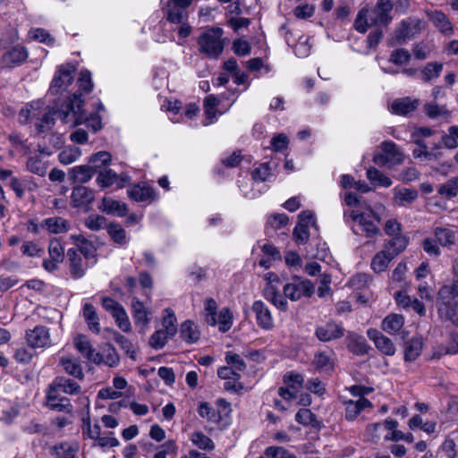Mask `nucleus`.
<instances>
[{
	"mask_svg": "<svg viewBox=\"0 0 458 458\" xmlns=\"http://www.w3.org/2000/svg\"><path fill=\"white\" fill-rule=\"evenodd\" d=\"M190 439L199 449L210 451L215 448L213 440L200 431L191 433Z\"/></svg>",
	"mask_w": 458,
	"mask_h": 458,
	"instance_id": "nucleus-51",
	"label": "nucleus"
},
{
	"mask_svg": "<svg viewBox=\"0 0 458 458\" xmlns=\"http://www.w3.org/2000/svg\"><path fill=\"white\" fill-rule=\"evenodd\" d=\"M392 192L394 203L399 207H407L418 198V191L413 189L395 187Z\"/></svg>",
	"mask_w": 458,
	"mask_h": 458,
	"instance_id": "nucleus-26",
	"label": "nucleus"
},
{
	"mask_svg": "<svg viewBox=\"0 0 458 458\" xmlns=\"http://www.w3.org/2000/svg\"><path fill=\"white\" fill-rule=\"evenodd\" d=\"M131 176L127 173L118 174L112 169H106L98 174L96 182L100 188L115 186L116 189H123L130 182Z\"/></svg>",
	"mask_w": 458,
	"mask_h": 458,
	"instance_id": "nucleus-10",
	"label": "nucleus"
},
{
	"mask_svg": "<svg viewBox=\"0 0 458 458\" xmlns=\"http://www.w3.org/2000/svg\"><path fill=\"white\" fill-rule=\"evenodd\" d=\"M303 377L301 374L289 372L284 375V382L287 387L279 388V395L285 400L295 399L303 384Z\"/></svg>",
	"mask_w": 458,
	"mask_h": 458,
	"instance_id": "nucleus-16",
	"label": "nucleus"
},
{
	"mask_svg": "<svg viewBox=\"0 0 458 458\" xmlns=\"http://www.w3.org/2000/svg\"><path fill=\"white\" fill-rule=\"evenodd\" d=\"M424 110L426 114L431 119L442 117L447 120L451 116V112L445 106H439L435 102L426 103L424 105Z\"/></svg>",
	"mask_w": 458,
	"mask_h": 458,
	"instance_id": "nucleus-42",
	"label": "nucleus"
},
{
	"mask_svg": "<svg viewBox=\"0 0 458 458\" xmlns=\"http://www.w3.org/2000/svg\"><path fill=\"white\" fill-rule=\"evenodd\" d=\"M29 57L26 47L16 45L8 49L2 56L1 64L4 68H14L21 65Z\"/></svg>",
	"mask_w": 458,
	"mask_h": 458,
	"instance_id": "nucleus-12",
	"label": "nucleus"
},
{
	"mask_svg": "<svg viewBox=\"0 0 458 458\" xmlns=\"http://www.w3.org/2000/svg\"><path fill=\"white\" fill-rule=\"evenodd\" d=\"M81 156V150L76 146H68L64 148L58 155L59 161L63 165H70L77 161Z\"/></svg>",
	"mask_w": 458,
	"mask_h": 458,
	"instance_id": "nucleus-47",
	"label": "nucleus"
},
{
	"mask_svg": "<svg viewBox=\"0 0 458 458\" xmlns=\"http://www.w3.org/2000/svg\"><path fill=\"white\" fill-rule=\"evenodd\" d=\"M107 231L111 238L117 243H125L126 233L124 229L118 224H110Z\"/></svg>",
	"mask_w": 458,
	"mask_h": 458,
	"instance_id": "nucleus-62",
	"label": "nucleus"
},
{
	"mask_svg": "<svg viewBox=\"0 0 458 458\" xmlns=\"http://www.w3.org/2000/svg\"><path fill=\"white\" fill-rule=\"evenodd\" d=\"M428 16L433 24L445 35L454 33L453 26L447 16L441 11L428 12Z\"/></svg>",
	"mask_w": 458,
	"mask_h": 458,
	"instance_id": "nucleus-33",
	"label": "nucleus"
},
{
	"mask_svg": "<svg viewBox=\"0 0 458 458\" xmlns=\"http://www.w3.org/2000/svg\"><path fill=\"white\" fill-rule=\"evenodd\" d=\"M28 36L30 39L46 44L48 47L55 45V38L45 29L32 28L29 30Z\"/></svg>",
	"mask_w": 458,
	"mask_h": 458,
	"instance_id": "nucleus-45",
	"label": "nucleus"
},
{
	"mask_svg": "<svg viewBox=\"0 0 458 458\" xmlns=\"http://www.w3.org/2000/svg\"><path fill=\"white\" fill-rule=\"evenodd\" d=\"M383 425L380 422L369 424L366 427L365 437L371 442H377L381 437Z\"/></svg>",
	"mask_w": 458,
	"mask_h": 458,
	"instance_id": "nucleus-63",
	"label": "nucleus"
},
{
	"mask_svg": "<svg viewBox=\"0 0 458 458\" xmlns=\"http://www.w3.org/2000/svg\"><path fill=\"white\" fill-rule=\"evenodd\" d=\"M284 293L293 301L302 296L310 297L313 293V284L310 280L296 279L284 286Z\"/></svg>",
	"mask_w": 458,
	"mask_h": 458,
	"instance_id": "nucleus-11",
	"label": "nucleus"
},
{
	"mask_svg": "<svg viewBox=\"0 0 458 458\" xmlns=\"http://www.w3.org/2000/svg\"><path fill=\"white\" fill-rule=\"evenodd\" d=\"M381 152L373 156V162L379 166H394L400 165L404 160V156L393 141H384L380 145Z\"/></svg>",
	"mask_w": 458,
	"mask_h": 458,
	"instance_id": "nucleus-6",
	"label": "nucleus"
},
{
	"mask_svg": "<svg viewBox=\"0 0 458 458\" xmlns=\"http://www.w3.org/2000/svg\"><path fill=\"white\" fill-rule=\"evenodd\" d=\"M267 458H295L288 450L281 446H270L266 449Z\"/></svg>",
	"mask_w": 458,
	"mask_h": 458,
	"instance_id": "nucleus-64",
	"label": "nucleus"
},
{
	"mask_svg": "<svg viewBox=\"0 0 458 458\" xmlns=\"http://www.w3.org/2000/svg\"><path fill=\"white\" fill-rule=\"evenodd\" d=\"M368 337L373 341L376 347L384 354L392 356L395 352V347L392 340L384 335L380 331L369 328L367 331Z\"/></svg>",
	"mask_w": 458,
	"mask_h": 458,
	"instance_id": "nucleus-19",
	"label": "nucleus"
},
{
	"mask_svg": "<svg viewBox=\"0 0 458 458\" xmlns=\"http://www.w3.org/2000/svg\"><path fill=\"white\" fill-rule=\"evenodd\" d=\"M26 342L31 348H46L51 345L48 328L43 326H37L33 329L26 331Z\"/></svg>",
	"mask_w": 458,
	"mask_h": 458,
	"instance_id": "nucleus-14",
	"label": "nucleus"
},
{
	"mask_svg": "<svg viewBox=\"0 0 458 458\" xmlns=\"http://www.w3.org/2000/svg\"><path fill=\"white\" fill-rule=\"evenodd\" d=\"M74 345L75 348L87 359L89 360H93L94 354H96V351L92 348L89 341L84 335H78L74 338Z\"/></svg>",
	"mask_w": 458,
	"mask_h": 458,
	"instance_id": "nucleus-48",
	"label": "nucleus"
},
{
	"mask_svg": "<svg viewBox=\"0 0 458 458\" xmlns=\"http://www.w3.org/2000/svg\"><path fill=\"white\" fill-rule=\"evenodd\" d=\"M76 67L71 64L58 66L50 86V92L54 95L62 94L72 83Z\"/></svg>",
	"mask_w": 458,
	"mask_h": 458,
	"instance_id": "nucleus-7",
	"label": "nucleus"
},
{
	"mask_svg": "<svg viewBox=\"0 0 458 458\" xmlns=\"http://www.w3.org/2000/svg\"><path fill=\"white\" fill-rule=\"evenodd\" d=\"M192 0H161L166 19L173 23H182L187 18V8Z\"/></svg>",
	"mask_w": 458,
	"mask_h": 458,
	"instance_id": "nucleus-8",
	"label": "nucleus"
},
{
	"mask_svg": "<svg viewBox=\"0 0 458 458\" xmlns=\"http://www.w3.org/2000/svg\"><path fill=\"white\" fill-rule=\"evenodd\" d=\"M27 167L31 173L40 176H44L47 174L45 163L37 157H30L28 159Z\"/></svg>",
	"mask_w": 458,
	"mask_h": 458,
	"instance_id": "nucleus-60",
	"label": "nucleus"
},
{
	"mask_svg": "<svg viewBox=\"0 0 458 458\" xmlns=\"http://www.w3.org/2000/svg\"><path fill=\"white\" fill-rule=\"evenodd\" d=\"M180 335L182 339L187 344H195L200 338L199 327L191 320H186L181 325Z\"/></svg>",
	"mask_w": 458,
	"mask_h": 458,
	"instance_id": "nucleus-36",
	"label": "nucleus"
},
{
	"mask_svg": "<svg viewBox=\"0 0 458 458\" xmlns=\"http://www.w3.org/2000/svg\"><path fill=\"white\" fill-rule=\"evenodd\" d=\"M129 199L135 202L149 204L157 199L155 189L146 182L133 184L127 190Z\"/></svg>",
	"mask_w": 458,
	"mask_h": 458,
	"instance_id": "nucleus-13",
	"label": "nucleus"
},
{
	"mask_svg": "<svg viewBox=\"0 0 458 458\" xmlns=\"http://www.w3.org/2000/svg\"><path fill=\"white\" fill-rule=\"evenodd\" d=\"M95 195L92 190L85 186H76L72 189L71 199L74 208L85 207L94 200Z\"/></svg>",
	"mask_w": 458,
	"mask_h": 458,
	"instance_id": "nucleus-22",
	"label": "nucleus"
},
{
	"mask_svg": "<svg viewBox=\"0 0 458 458\" xmlns=\"http://www.w3.org/2000/svg\"><path fill=\"white\" fill-rule=\"evenodd\" d=\"M366 176L375 188H388L393 184V181L391 180V178H389L383 172L373 166H370L367 169Z\"/></svg>",
	"mask_w": 458,
	"mask_h": 458,
	"instance_id": "nucleus-37",
	"label": "nucleus"
},
{
	"mask_svg": "<svg viewBox=\"0 0 458 458\" xmlns=\"http://www.w3.org/2000/svg\"><path fill=\"white\" fill-rule=\"evenodd\" d=\"M408 245L407 237H394L385 244L384 250L377 252L371 259L370 267L375 273L385 272L389 263Z\"/></svg>",
	"mask_w": 458,
	"mask_h": 458,
	"instance_id": "nucleus-4",
	"label": "nucleus"
},
{
	"mask_svg": "<svg viewBox=\"0 0 458 458\" xmlns=\"http://www.w3.org/2000/svg\"><path fill=\"white\" fill-rule=\"evenodd\" d=\"M60 364L64 367V369L69 375L73 376L76 378H83L84 374L82 368L77 360L64 357L60 360Z\"/></svg>",
	"mask_w": 458,
	"mask_h": 458,
	"instance_id": "nucleus-43",
	"label": "nucleus"
},
{
	"mask_svg": "<svg viewBox=\"0 0 458 458\" xmlns=\"http://www.w3.org/2000/svg\"><path fill=\"white\" fill-rule=\"evenodd\" d=\"M420 101L416 98H403L394 100L391 105L393 114L405 115L413 112L419 106Z\"/></svg>",
	"mask_w": 458,
	"mask_h": 458,
	"instance_id": "nucleus-31",
	"label": "nucleus"
},
{
	"mask_svg": "<svg viewBox=\"0 0 458 458\" xmlns=\"http://www.w3.org/2000/svg\"><path fill=\"white\" fill-rule=\"evenodd\" d=\"M41 227L46 228L51 233H62L68 231V222L58 216L49 217L42 221Z\"/></svg>",
	"mask_w": 458,
	"mask_h": 458,
	"instance_id": "nucleus-39",
	"label": "nucleus"
},
{
	"mask_svg": "<svg viewBox=\"0 0 458 458\" xmlns=\"http://www.w3.org/2000/svg\"><path fill=\"white\" fill-rule=\"evenodd\" d=\"M112 156L107 151H99L89 157V165L94 168L96 172L98 169L106 167L111 164Z\"/></svg>",
	"mask_w": 458,
	"mask_h": 458,
	"instance_id": "nucleus-44",
	"label": "nucleus"
},
{
	"mask_svg": "<svg viewBox=\"0 0 458 458\" xmlns=\"http://www.w3.org/2000/svg\"><path fill=\"white\" fill-rule=\"evenodd\" d=\"M313 365L322 372H329L334 369L335 360L332 351H319L314 355Z\"/></svg>",
	"mask_w": 458,
	"mask_h": 458,
	"instance_id": "nucleus-30",
	"label": "nucleus"
},
{
	"mask_svg": "<svg viewBox=\"0 0 458 458\" xmlns=\"http://www.w3.org/2000/svg\"><path fill=\"white\" fill-rule=\"evenodd\" d=\"M103 308L114 318L117 327L124 333L131 331L129 317L123 307L110 297L102 298Z\"/></svg>",
	"mask_w": 458,
	"mask_h": 458,
	"instance_id": "nucleus-9",
	"label": "nucleus"
},
{
	"mask_svg": "<svg viewBox=\"0 0 458 458\" xmlns=\"http://www.w3.org/2000/svg\"><path fill=\"white\" fill-rule=\"evenodd\" d=\"M57 113L61 121L71 127L85 123L94 132L102 129V118L98 114L87 115L81 94L74 93L69 97Z\"/></svg>",
	"mask_w": 458,
	"mask_h": 458,
	"instance_id": "nucleus-1",
	"label": "nucleus"
},
{
	"mask_svg": "<svg viewBox=\"0 0 458 458\" xmlns=\"http://www.w3.org/2000/svg\"><path fill=\"white\" fill-rule=\"evenodd\" d=\"M92 361L96 364H105L109 367H114L118 365L120 358L112 345H106L101 352H97L96 354H94Z\"/></svg>",
	"mask_w": 458,
	"mask_h": 458,
	"instance_id": "nucleus-25",
	"label": "nucleus"
},
{
	"mask_svg": "<svg viewBox=\"0 0 458 458\" xmlns=\"http://www.w3.org/2000/svg\"><path fill=\"white\" fill-rule=\"evenodd\" d=\"M252 310L256 315L259 327L269 330L274 327V319L267 306L261 301H256L252 304Z\"/></svg>",
	"mask_w": 458,
	"mask_h": 458,
	"instance_id": "nucleus-21",
	"label": "nucleus"
},
{
	"mask_svg": "<svg viewBox=\"0 0 458 458\" xmlns=\"http://www.w3.org/2000/svg\"><path fill=\"white\" fill-rule=\"evenodd\" d=\"M72 239L78 246V251L90 265H94L97 262L96 251L97 249L94 244L84 238L83 235L78 234L73 235Z\"/></svg>",
	"mask_w": 458,
	"mask_h": 458,
	"instance_id": "nucleus-24",
	"label": "nucleus"
},
{
	"mask_svg": "<svg viewBox=\"0 0 458 458\" xmlns=\"http://www.w3.org/2000/svg\"><path fill=\"white\" fill-rule=\"evenodd\" d=\"M443 70V64L437 62L428 63L421 70V80L430 81L439 77Z\"/></svg>",
	"mask_w": 458,
	"mask_h": 458,
	"instance_id": "nucleus-49",
	"label": "nucleus"
},
{
	"mask_svg": "<svg viewBox=\"0 0 458 458\" xmlns=\"http://www.w3.org/2000/svg\"><path fill=\"white\" fill-rule=\"evenodd\" d=\"M437 310L442 319L448 320L458 327V302L447 304L443 301L438 305Z\"/></svg>",
	"mask_w": 458,
	"mask_h": 458,
	"instance_id": "nucleus-40",
	"label": "nucleus"
},
{
	"mask_svg": "<svg viewBox=\"0 0 458 458\" xmlns=\"http://www.w3.org/2000/svg\"><path fill=\"white\" fill-rule=\"evenodd\" d=\"M100 208L107 214L116 215L118 216H124L128 212L127 205L124 202L108 197L103 198Z\"/></svg>",
	"mask_w": 458,
	"mask_h": 458,
	"instance_id": "nucleus-34",
	"label": "nucleus"
},
{
	"mask_svg": "<svg viewBox=\"0 0 458 458\" xmlns=\"http://www.w3.org/2000/svg\"><path fill=\"white\" fill-rule=\"evenodd\" d=\"M218 99L215 95H209L205 98L204 110L207 123L204 125H208L216 119V106L218 105Z\"/></svg>",
	"mask_w": 458,
	"mask_h": 458,
	"instance_id": "nucleus-46",
	"label": "nucleus"
},
{
	"mask_svg": "<svg viewBox=\"0 0 458 458\" xmlns=\"http://www.w3.org/2000/svg\"><path fill=\"white\" fill-rule=\"evenodd\" d=\"M79 445L76 443L62 442L51 448L53 458H79Z\"/></svg>",
	"mask_w": 458,
	"mask_h": 458,
	"instance_id": "nucleus-28",
	"label": "nucleus"
},
{
	"mask_svg": "<svg viewBox=\"0 0 458 458\" xmlns=\"http://www.w3.org/2000/svg\"><path fill=\"white\" fill-rule=\"evenodd\" d=\"M437 242L442 246H451L455 242L454 232L448 228L437 227L434 230Z\"/></svg>",
	"mask_w": 458,
	"mask_h": 458,
	"instance_id": "nucleus-50",
	"label": "nucleus"
},
{
	"mask_svg": "<svg viewBox=\"0 0 458 458\" xmlns=\"http://www.w3.org/2000/svg\"><path fill=\"white\" fill-rule=\"evenodd\" d=\"M233 325V314L228 308H223L218 313H216V326L219 327V331L225 333Z\"/></svg>",
	"mask_w": 458,
	"mask_h": 458,
	"instance_id": "nucleus-53",
	"label": "nucleus"
},
{
	"mask_svg": "<svg viewBox=\"0 0 458 458\" xmlns=\"http://www.w3.org/2000/svg\"><path fill=\"white\" fill-rule=\"evenodd\" d=\"M49 389H55L57 393L75 394L81 392V386L72 379L65 377H57Z\"/></svg>",
	"mask_w": 458,
	"mask_h": 458,
	"instance_id": "nucleus-35",
	"label": "nucleus"
},
{
	"mask_svg": "<svg viewBox=\"0 0 458 458\" xmlns=\"http://www.w3.org/2000/svg\"><path fill=\"white\" fill-rule=\"evenodd\" d=\"M392 9L391 0H378L374 9L360 10L354 21L356 30L365 33L371 26L387 25L392 20Z\"/></svg>",
	"mask_w": 458,
	"mask_h": 458,
	"instance_id": "nucleus-2",
	"label": "nucleus"
},
{
	"mask_svg": "<svg viewBox=\"0 0 458 458\" xmlns=\"http://www.w3.org/2000/svg\"><path fill=\"white\" fill-rule=\"evenodd\" d=\"M404 321L403 315L391 313L382 320L381 328L389 335L399 334L402 335L403 338H405L407 334L403 330Z\"/></svg>",
	"mask_w": 458,
	"mask_h": 458,
	"instance_id": "nucleus-18",
	"label": "nucleus"
},
{
	"mask_svg": "<svg viewBox=\"0 0 458 458\" xmlns=\"http://www.w3.org/2000/svg\"><path fill=\"white\" fill-rule=\"evenodd\" d=\"M223 30L213 28L203 32L198 39L199 51L209 58H217L224 50Z\"/></svg>",
	"mask_w": 458,
	"mask_h": 458,
	"instance_id": "nucleus-5",
	"label": "nucleus"
},
{
	"mask_svg": "<svg viewBox=\"0 0 458 458\" xmlns=\"http://www.w3.org/2000/svg\"><path fill=\"white\" fill-rule=\"evenodd\" d=\"M49 259L44 260L43 267L46 270L53 272L57 269L58 265L64 258V249L57 239H53L48 246Z\"/></svg>",
	"mask_w": 458,
	"mask_h": 458,
	"instance_id": "nucleus-17",
	"label": "nucleus"
},
{
	"mask_svg": "<svg viewBox=\"0 0 458 458\" xmlns=\"http://www.w3.org/2000/svg\"><path fill=\"white\" fill-rule=\"evenodd\" d=\"M95 173L89 164L76 165L70 169L69 177L73 182L86 183L91 180Z\"/></svg>",
	"mask_w": 458,
	"mask_h": 458,
	"instance_id": "nucleus-32",
	"label": "nucleus"
},
{
	"mask_svg": "<svg viewBox=\"0 0 458 458\" xmlns=\"http://www.w3.org/2000/svg\"><path fill=\"white\" fill-rule=\"evenodd\" d=\"M82 317L88 326V328L98 335L100 333L99 317L94 306L89 302H85L82 306Z\"/></svg>",
	"mask_w": 458,
	"mask_h": 458,
	"instance_id": "nucleus-29",
	"label": "nucleus"
},
{
	"mask_svg": "<svg viewBox=\"0 0 458 458\" xmlns=\"http://www.w3.org/2000/svg\"><path fill=\"white\" fill-rule=\"evenodd\" d=\"M225 361L233 369L238 373L245 369L246 365L243 359L236 353L228 352L225 354Z\"/></svg>",
	"mask_w": 458,
	"mask_h": 458,
	"instance_id": "nucleus-59",
	"label": "nucleus"
},
{
	"mask_svg": "<svg viewBox=\"0 0 458 458\" xmlns=\"http://www.w3.org/2000/svg\"><path fill=\"white\" fill-rule=\"evenodd\" d=\"M442 143L449 149L458 147V126L452 125L448 128L447 132L442 136Z\"/></svg>",
	"mask_w": 458,
	"mask_h": 458,
	"instance_id": "nucleus-57",
	"label": "nucleus"
},
{
	"mask_svg": "<svg viewBox=\"0 0 458 458\" xmlns=\"http://www.w3.org/2000/svg\"><path fill=\"white\" fill-rule=\"evenodd\" d=\"M82 433L92 440H96L101 434V428L98 423H92L90 418H83L82 420Z\"/></svg>",
	"mask_w": 458,
	"mask_h": 458,
	"instance_id": "nucleus-56",
	"label": "nucleus"
},
{
	"mask_svg": "<svg viewBox=\"0 0 458 458\" xmlns=\"http://www.w3.org/2000/svg\"><path fill=\"white\" fill-rule=\"evenodd\" d=\"M438 193L442 197L451 199L458 195V177L448 180L438 188Z\"/></svg>",
	"mask_w": 458,
	"mask_h": 458,
	"instance_id": "nucleus-54",
	"label": "nucleus"
},
{
	"mask_svg": "<svg viewBox=\"0 0 458 458\" xmlns=\"http://www.w3.org/2000/svg\"><path fill=\"white\" fill-rule=\"evenodd\" d=\"M47 398V405L52 410L67 412L72 411V404L70 400L67 397L61 396V394L55 391V389H48Z\"/></svg>",
	"mask_w": 458,
	"mask_h": 458,
	"instance_id": "nucleus-27",
	"label": "nucleus"
},
{
	"mask_svg": "<svg viewBox=\"0 0 458 458\" xmlns=\"http://www.w3.org/2000/svg\"><path fill=\"white\" fill-rule=\"evenodd\" d=\"M344 406V417L347 420H354L361 411L366 408H371V402L364 397H360L357 400H344L343 402Z\"/></svg>",
	"mask_w": 458,
	"mask_h": 458,
	"instance_id": "nucleus-20",
	"label": "nucleus"
},
{
	"mask_svg": "<svg viewBox=\"0 0 458 458\" xmlns=\"http://www.w3.org/2000/svg\"><path fill=\"white\" fill-rule=\"evenodd\" d=\"M173 336L162 329L156 330L149 337L148 344L155 350L162 349Z\"/></svg>",
	"mask_w": 458,
	"mask_h": 458,
	"instance_id": "nucleus-55",
	"label": "nucleus"
},
{
	"mask_svg": "<svg viewBox=\"0 0 458 458\" xmlns=\"http://www.w3.org/2000/svg\"><path fill=\"white\" fill-rule=\"evenodd\" d=\"M162 330L174 336L177 332V319L173 310L165 309L162 315Z\"/></svg>",
	"mask_w": 458,
	"mask_h": 458,
	"instance_id": "nucleus-41",
	"label": "nucleus"
},
{
	"mask_svg": "<svg viewBox=\"0 0 458 458\" xmlns=\"http://www.w3.org/2000/svg\"><path fill=\"white\" fill-rule=\"evenodd\" d=\"M420 25V21L416 20L403 21L401 23V28L397 30L396 38L398 40H404L411 37L417 28Z\"/></svg>",
	"mask_w": 458,
	"mask_h": 458,
	"instance_id": "nucleus-52",
	"label": "nucleus"
},
{
	"mask_svg": "<svg viewBox=\"0 0 458 458\" xmlns=\"http://www.w3.org/2000/svg\"><path fill=\"white\" fill-rule=\"evenodd\" d=\"M423 347L421 337H412L404 344V360L406 361L415 360L420 354Z\"/></svg>",
	"mask_w": 458,
	"mask_h": 458,
	"instance_id": "nucleus-38",
	"label": "nucleus"
},
{
	"mask_svg": "<svg viewBox=\"0 0 458 458\" xmlns=\"http://www.w3.org/2000/svg\"><path fill=\"white\" fill-rule=\"evenodd\" d=\"M344 328L333 322L327 323L317 327L316 329V335L320 341L323 342L338 339L344 335Z\"/></svg>",
	"mask_w": 458,
	"mask_h": 458,
	"instance_id": "nucleus-23",
	"label": "nucleus"
},
{
	"mask_svg": "<svg viewBox=\"0 0 458 458\" xmlns=\"http://www.w3.org/2000/svg\"><path fill=\"white\" fill-rule=\"evenodd\" d=\"M458 296V277H455L449 285H444L438 292L441 300L455 298Z\"/></svg>",
	"mask_w": 458,
	"mask_h": 458,
	"instance_id": "nucleus-61",
	"label": "nucleus"
},
{
	"mask_svg": "<svg viewBox=\"0 0 458 458\" xmlns=\"http://www.w3.org/2000/svg\"><path fill=\"white\" fill-rule=\"evenodd\" d=\"M67 259L69 271L74 279L81 278L85 275L87 268L92 266L76 249H69L67 250Z\"/></svg>",
	"mask_w": 458,
	"mask_h": 458,
	"instance_id": "nucleus-15",
	"label": "nucleus"
},
{
	"mask_svg": "<svg viewBox=\"0 0 458 458\" xmlns=\"http://www.w3.org/2000/svg\"><path fill=\"white\" fill-rule=\"evenodd\" d=\"M266 297L270 301L277 309L285 310L287 308V302L281 294L276 292L272 287H268L266 290Z\"/></svg>",
	"mask_w": 458,
	"mask_h": 458,
	"instance_id": "nucleus-58",
	"label": "nucleus"
},
{
	"mask_svg": "<svg viewBox=\"0 0 458 458\" xmlns=\"http://www.w3.org/2000/svg\"><path fill=\"white\" fill-rule=\"evenodd\" d=\"M386 211L384 205H377L375 209L368 208L367 212L352 211V229L356 234H364L368 238H373L380 233L377 224L381 221Z\"/></svg>",
	"mask_w": 458,
	"mask_h": 458,
	"instance_id": "nucleus-3",
	"label": "nucleus"
}]
</instances>
